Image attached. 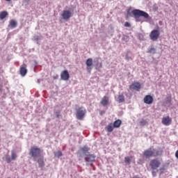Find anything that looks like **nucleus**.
<instances>
[{"mask_svg": "<svg viewBox=\"0 0 178 178\" xmlns=\"http://www.w3.org/2000/svg\"><path fill=\"white\" fill-rule=\"evenodd\" d=\"M38 163H39V168H44L45 166V163L44 162V158H39L38 160Z\"/></svg>", "mask_w": 178, "mask_h": 178, "instance_id": "obj_18", "label": "nucleus"}, {"mask_svg": "<svg viewBox=\"0 0 178 178\" xmlns=\"http://www.w3.org/2000/svg\"><path fill=\"white\" fill-rule=\"evenodd\" d=\"M152 175L153 177H155L156 176V171H155V170H152Z\"/></svg>", "mask_w": 178, "mask_h": 178, "instance_id": "obj_29", "label": "nucleus"}, {"mask_svg": "<svg viewBox=\"0 0 178 178\" xmlns=\"http://www.w3.org/2000/svg\"><path fill=\"white\" fill-rule=\"evenodd\" d=\"M97 66H98L99 67H102V63H97Z\"/></svg>", "mask_w": 178, "mask_h": 178, "instance_id": "obj_32", "label": "nucleus"}, {"mask_svg": "<svg viewBox=\"0 0 178 178\" xmlns=\"http://www.w3.org/2000/svg\"><path fill=\"white\" fill-rule=\"evenodd\" d=\"M143 102L147 105H151V104L154 102V97L149 95H147L144 97Z\"/></svg>", "mask_w": 178, "mask_h": 178, "instance_id": "obj_11", "label": "nucleus"}, {"mask_svg": "<svg viewBox=\"0 0 178 178\" xmlns=\"http://www.w3.org/2000/svg\"><path fill=\"white\" fill-rule=\"evenodd\" d=\"M16 158H17V154L15 153V152H11V159L12 161H15Z\"/></svg>", "mask_w": 178, "mask_h": 178, "instance_id": "obj_23", "label": "nucleus"}, {"mask_svg": "<svg viewBox=\"0 0 178 178\" xmlns=\"http://www.w3.org/2000/svg\"><path fill=\"white\" fill-rule=\"evenodd\" d=\"M60 113H56V117L57 118H59V114H60Z\"/></svg>", "mask_w": 178, "mask_h": 178, "instance_id": "obj_34", "label": "nucleus"}, {"mask_svg": "<svg viewBox=\"0 0 178 178\" xmlns=\"http://www.w3.org/2000/svg\"><path fill=\"white\" fill-rule=\"evenodd\" d=\"M61 16H62L63 20H69V19H70V17H72V12H70V10H65L63 11Z\"/></svg>", "mask_w": 178, "mask_h": 178, "instance_id": "obj_8", "label": "nucleus"}, {"mask_svg": "<svg viewBox=\"0 0 178 178\" xmlns=\"http://www.w3.org/2000/svg\"><path fill=\"white\" fill-rule=\"evenodd\" d=\"M10 25L13 29H15V27H17V22L15 19H11L10 22Z\"/></svg>", "mask_w": 178, "mask_h": 178, "instance_id": "obj_20", "label": "nucleus"}, {"mask_svg": "<svg viewBox=\"0 0 178 178\" xmlns=\"http://www.w3.org/2000/svg\"><path fill=\"white\" fill-rule=\"evenodd\" d=\"M161 123L164 124V126H170V124H172V118L169 116L163 117Z\"/></svg>", "mask_w": 178, "mask_h": 178, "instance_id": "obj_10", "label": "nucleus"}, {"mask_svg": "<svg viewBox=\"0 0 178 178\" xmlns=\"http://www.w3.org/2000/svg\"><path fill=\"white\" fill-rule=\"evenodd\" d=\"M149 166L152 169V170H156V169H158L161 166V162L159 160L156 159H154L150 161L149 162Z\"/></svg>", "mask_w": 178, "mask_h": 178, "instance_id": "obj_5", "label": "nucleus"}, {"mask_svg": "<svg viewBox=\"0 0 178 178\" xmlns=\"http://www.w3.org/2000/svg\"><path fill=\"white\" fill-rule=\"evenodd\" d=\"M115 127H113V124L111 123L110 124L107 125L106 127V131H108V133H112V131H113V129Z\"/></svg>", "mask_w": 178, "mask_h": 178, "instance_id": "obj_17", "label": "nucleus"}, {"mask_svg": "<svg viewBox=\"0 0 178 178\" xmlns=\"http://www.w3.org/2000/svg\"><path fill=\"white\" fill-rule=\"evenodd\" d=\"M131 159H133L132 156H126L124 158L125 163H127L128 165H130V163H131Z\"/></svg>", "mask_w": 178, "mask_h": 178, "instance_id": "obj_21", "label": "nucleus"}, {"mask_svg": "<svg viewBox=\"0 0 178 178\" xmlns=\"http://www.w3.org/2000/svg\"><path fill=\"white\" fill-rule=\"evenodd\" d=\"M84 115H86V108L81 107L76 111V118L79 120L84 118Z\"/></svg>", "mask_w": 178, "mask_h": 178, "instance_id": "obj_7", "label": "nucleus"}, {"mask_svg": "<svg viewBox=\"0 0 178 178\" xmlns=\"http://www.w3.org/2000/svg\"><path fill=\"white\" fill-rule=\"evenodd\" d=\"M86 65L87 66V70L88 73H91V66H92V58H89L86 60Z\"/></svg>", "mask_w": 178, "mask_h": 178, "instance_id": "obj_14", "label": "nucleus"}, {"mask_svg": "<svg viewBox=\"0 0 178 178\" xmlns=\"http://www.w3.org/2000/svg\"><path fill=\"white\" fill-rule=\"evenodd\" d=\"M124 27H131V25L129 22H125L124 23Z\"/></svg>", "mask_w": 178, "mask_h": 178, "instance_id": "obj_30", "label": "nucleus"}, {"mask_svg": "<svg viewBox=\"0 0 178 178\" xmlns=\"http://www.w3.org/2000/svg\"><path fill=\"white\" fill-rule=\"evenodd\" d=\"M41 154H42V150L37 146L31 147L29 150V155L33 158L34 161H35L37 158H40Z\"/></svg>", "mask_w": 178, "mask_h": 178, "instance_id": "obj_2", "label": "nucleus"}, {"mask_svg": "<svg viewBox=\"0 0 178 178\" xmlns=\"http://www.w3.org/2000/svg\"><path fill=\"white\" fill-rule=\"evenodd\" d=\"M159 31L154 29L152 31V32L149 34V38L152 41H157L158 38H159Z\"/></svg>", "mask_w": 178, "mask_h": 178, "instance_id": "obj_6", "label": "nucleus"}, {"mask_svg": "<svg viewBox=\"0 0 178 178\" xmlns=\"http://www.w3.org/2000/svg\"><path fill=\"white\" fill-rule=\"evenodd\" d=\"M6 162L8 163H10V162H12V159H10V158H6Z\"/></svg>", "mask_w": 178, "mask_h": 178, "instance_id": "obj_31", "label": "nucleus"}, {"mask_svg": "<svg viewBox=\"0 0 178 178\" xmlns=\"http://www.w3.org/2000/svg\"><path fill=\"white\" fill-rule=\"evenodd\" d=\"M159 170L160 172V174L162 175V173H163V172H165V167L160 168Z\"/></svg>", "mask_w": 178, "mask_h": 178, "instance_id": "obj_28", "label": "nucleus"}, {"mask_svg": "<svg viewBox=\"0 0 178 178\" xmlns=\"http://www.w3.org/2000/svg\"><path fill=\"white\" fill-rule=\"evenodd\" d=\"M60 79L64 81H67L70 79V74H69L67 70H65L60 73Z\"/></svg>", "mask_w": 178, "mask_h": 178, "instance_id": "obj_9", "label": "nucleus"}, {"mask_svg": "<svg viewBox=\"0 0 178 178\" xmlns=\"http://www.w3.org/2000/svg\"><path fill=\"white\" fill-rule=\"evenodd\" d=\"M145 124H147V120H141V121H140V126H145Z\"/></svg>", "mask_w": 178, "mask_h": 178, "instance_id": "obj_26", "label": "nucleus"}, {"mask_svg": "<svg viewBox=\"0 0 178 178\" xmlns=\"http://www.w3.org/2000/svg\"><path fill=\"white\" fill-rule=\"evenodd\" d=\"M132 15L134 16L136 22H138L139 17H144L145 19H149V15L148 13H145V11L141 10H132Z\"/></svg>", "mask_w": 178, "mask_h": 178, "instance_id": "obj_3", "label": "nucleus"}, {"mask_svg": "<svg viewBox=\"0 0 178 178\" xmlns=\"http://www.w3.org/2000/svg\"><path fill=\"white\" fill-rule=\"evenodd\" d=\"M19 74L22 77L27 74V65L23 64L19 69Z\"/></svg>", "mask_w": 178, "mask_h": 178, "instance_id": "obj_12", "label": "nucleus"}, {"mask_svg": "<svg viewBox=\"0 0 178 178\" xmlns=\"http://www.w3.org/2000/svg\"><path fill=\"white\" fill-rule=\"evenodd\" d=\"M131 59H132L131 57L129 56V54L127 53L126 56H125V60H131Z\"/></svg>", "mask_w": 178, "mask_h": 178, "instance_id": "obj_27", "label": "nucleus"}, {"mask_svg": "<svg viewBox=\"0 0 178 178\" xmlns=\"http://www.w3.org/2000/svg\"><path fill=\"white\" fill-rule=\"evenodd\" d=\"M143 155L145 156V158H156V156H159V151L156 149L152 150L151 149H146L143 152Z\"/></svg>", "mask_w": 178, "mask_h": 178, "instance_id": "obj_4", "label": "nucleus"}, {"mask_svg": "<svg viewBox=\"0 0 178 178\" xmlns=\"http://www.w3.org/2000/svg\"><path fill=\"white\" fill-rule=\"evenodd\" d=\"M0 91H1V89H0Z\"/></svg>", "mask_w": 178, "mask_h": 178, "instance_id": "obj_36", "label": "nucleus"}, {"mask_svg": "<svg viewBox=\"0 0 178 178\" xmlns=\"http://www.w3.org/2000/svg\"><path fill=\"white\" fill-rule=\"evenodd\" d=\"M100 104H102L103 105V106H106L107 105H109V97L104 96L102 99Z\"/></svg>", "mask_w": 178, "mask_h": 178, "instance_id": "obj_15", "label": "nucleus"}, {"mask_svg": "<svg viewBox=\"0 0 178 178\" xmlns=\"http://www.w3.org/2000/svg\"><path fill=\"white\" fill-rule=\"evenodd\" d=\"M175 157L178 159V149L175 152Z\"/></svg>", "mask_w": 178, "mask_h": 178, "instance_id": "obj_33", "label": "nucleus"}, {"mask_svg": "<svg viewBox=\"0 0 178 178\" xmlns=\"http://www.w3.org/2000/svg\"><path fill=\"white\" fill-rule=\"evenodd\" d=\"M63 154H62V152L58 151L56 153H55V156L57 158H60Z\"/></svg>", "mask_w": 178, "mask_h": 178, "instance_id": "obj_24", "label": "nucleus"}, {"mask_svg": "<svg viewBox=\"0 0 178 178\" xmlns=\"http://www.w3.org/2000/svg\"><path fill=\"white\" fill-rule=\"evenodd\" d=\"M130 90H135V91H140L141 89V84L138 82H134L129 86Z\"/></svg>", "mask_w": 178, "mask_h": 178, "instance_id": "obj_13", "label": "nucleus"}, {"mask_svg": "<svg viewBox=\"0 0 178 178\" xmlns=\"http://www.w3.org/2000/svg\"><path fill=\"white\" fill-rule=\"evenodd\" d=\"M118 99L119 104H122V102H124V95H119Z\"/></svg>", "mask_w": 178, "mask_h": 178, "instance_id": "obj_22", "label": "nucleus"}, {"mask_svg": "<svg viewBox=\"0 0 178 178\" xmlns=\"http://www.w3.org/2000/svg\"><path fill=\"white\" fill-rule=\"evenodd\" d=\"M90 148L87 146H83L78 152V155L81 158H84L85 162L87 163V165H92V162L95 161V154H90Z\"/></svg>", "mask_w": 178, "mask_h": 178, "instance_id": "obj_1", "label": "nucleus"}, {"mask_svg": "<svg viewBox=\"0 0 178 178\" xmlns=\"http://www.w3.org/2000/svg\"><path fill=\"white\" fill-rule=\"evenodd\" d=\"M5 1H6L7 2H10V1L12 0H5Z\"/></svg>", "mask_w": 178, "mask_h": 178, "instance_id": "obj_35", "label": "nucleus"}, {"mask_svg": "<svg viewBox=\"0 0 178 178\" xmlns=\"http://www.w3.org/2000/svg\"><path fill=\"white\" fill-rule=\"evenodd\" d=\"M121 124H122V120H117L114 122L113 126L114 128L118 129V127H120Z\"/></svg>", "mask_w": 178, "mask_h": 178, "instance_id": "obj_16", "label": "nucleus"}, {"mask_svg": "<svg viewBox=\"0 0 178 178\" xmlns=\"http://www.w3.org/2000/svg\"><path fill=\"white\" fill-rule=\"evenodd\" d=\"M148 54H155V48L152 47L150 49H148L147 51Z\"/></svg>", "mask_w": 178, "mask_h": 178, "instance_id": "obj_25", "label": "nucleus"}, {"mask_svg": "<svg viewBox=\"0 0 178 178\" xmlns=\"http://www.w3.org/2000/svg\"><path fill=\"white\" fill-rule=\"evenodd\" d=\"M8 13L6 11H3L0 13V19L3 20L7 16H8Z\"/></svg>", "mask_w": 178, "mask_h": 178, "instance_id": "obj_19", "label": "nucleus"}]
</instances>
